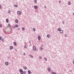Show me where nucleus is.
I'll return each mask as SVG.
<instances>
[{
    "mask_svg": "<svg viewBox=\"0 0 74 74\" xmlns=\"http://www.w3.org/2000/svg\"><path fill=\"white\" fill-rule=\"evenodd\" d=\"M40 49L41 51H42V50H43V48H42V47H40Z\"/></svg>",
    "mask_w": 74,
    "mask_h": 74,
    "instance_id": "obj_8",
    "label": "nucleus"
},
{
    "mask_svg": "<svg viewBox=\"0 0 74 74\" xmlns=\"http://www.w3.org/2000/svg\"><path fill=\"white\" fill-rule=\"evenodd\" d=\"M73 15L74 16V13H73Z\"/></svg>",
    "mask_w": 74,
    "mask_h": 74,
    "instance_id": "obj_43",
    "label": "nucleus"
},
{
    "mask_svg": "<svg viewBox=\"0 0 74 74\" xmlns=\"http://www.w3.org/2000/svg\"><path fill=\"white\" fill-rule=\"evenodd\" d=\"M11 31H12V30H11Z\"/></svg>",
    "mask_w": 74,
    "mask_h": 74,
    "instance_id": "obj_50",
    "label": "nucleus"
},
{
    "mask_svg": "<svg viewBox=\"0 0 74 74\" xmlns=\"http://www.w3.org/2000/svg\"><path fill=\"white\" fill-rule=\"evenodd\" d=\"M15 26H14L13 27V29H15Z\"/></svg>",
    "mask_w": 74,
    "mask_h": 74,
    "instance_id": "obj_39",
    "label": "nucleus"
},
{
    "mask_svg": "<svg viewBox=\"0 0 74 74\" xmlns=\"http://www.w3.org/2000/svg\"><path fill=\"white\" fill-rule=\"evenodd\" d=\"M8 12L9 14H10V13H11V11L10 10H9L8 11Z\"/></svg>",
    "mask_w": 74,
    "mask_h": 74,
    "instance_id": "obj_25",
    "label": "nucleus"
},
{
    "mask_svg": "<svg viewBox=\"0 0 74 74\" xmlns=\"http://www.w3.org/2000/svg\"><path fill=\"white\" fill-rule=\"evenodd\" d=\"M45 8H46V6L45 5Z\"/></svg>",
    "mask_w": 74,
    "mask_h": 74,
    "instance_id": "obj_45",
    "label": "nucleus"
},
{
    "mask_svg": "<svg viewBox=\"0 0 74 74\" xmlns=\"http://www.w3.org/2000/svg\"><path fill=\"white\" fill-rule=\"evenodd\" d=\"M68 5H70V4H71V2L69 1L68 3Z\"/></svg>",
    "mask_w": 74,
    "mask_h": 74,
    "instance_id": "obj_14",
    "label": "nucleus"
},
{
    "mask_svg": "<svg viewBox=\"0 0 74 74\" xmlns=\"http://www.w3.org/2000/svg\"><path fill=\"white\" fill-rule=\"evenodd\" d=\"M21 12L20 11H17V14L18 15H20L21 14Z\"/></svg>",
    "mask_w": 74,
    "mask_h": 74,
    "instance_id": "obj_5",
    "label": "nucleus"
},
{
    "mask_svg": "<svg viewBox=\"0 0 74 74\" xmlns=\"http://www.w3.org/2000/svg\"><path fill=\"white\" fill-rule=\"evenodd\" d=\"M0 27H2V25L1 24L0 25Z\"/></svg>",
    "mask_w": 74,
    "mask_h": 74,
    "instance_id": "obj_36",
    "label": "nucleus"
},
{
    "mask_svg": "<svg viewBox=\"0 0 74 74\" xmlns=\"http://www.w3.org/2000/svg\"><path fill=\"white\" fill-rule=\"evenodd\" d=\"M38 8V6H37L36 5V6H34V8H35V9H37V8Z\"/></svg>",
    "mask_w": 74,
    "mask_h": 74,
    "instance_id": "obj_4",
    "label": "nucleus"
},
{
    "mask_svg": "<svg viewBox=\"0 0 74 74\" xmlns=\"http://www.w3.org/2000/svg\"><path fill=\"white\" fill-rule=\"evenodd\" d=\"M22 30H23V31H24L25 30V28L23 27L22 28Z\"/></svg>",
    "mask_w": 74,
    "mask_h": 74,
    "instance_id": "obj_26",
    "label": "nucleus"
},
{
    "mask_svg": "<svg viewBox=\"0 0 74 74\" xmlns=\"http://www.w3.org/2000/svg\"><path fill=\"white\" fill-rule=\"evenodd\" d=\"M15 21L16 22V23H18V20L16 19Z\"/></svg>",
    "mask_w": 74,
    "mask_h": 74,
    "instance_id": "obj_16",
    "label": "nucleus"
},
{
    "mask_svg": "<svg viewBox=\"0 0 74 74\" xmlns=\"http://www.w3.org/2000/svg\"><path fill=\"white\" fill-rule=\"evenodd\" d=\"M60 32V33H63V31H62V30H61Z\"/></svg>",
    "mask_w": 74,
    "mask_h": 74,
    "instance_id": "obj_23",
    "label": "nucleus"
},
{
    "mask_svg": "<svg viewBox=\"0 0 74 74\" xmlns=\"http://www.w3.org/2000/svg\"><path fill=\"white\" fill-rule=\"evenodd\" d=\"M67 35H66V34H65V37H67Z\"/></svg>",
    "mask_w": 74,
    "mask_h": 74,
    "instance_id": "obj_42",
    "label": "nucleus"
},
{
    "mask_svg": "<svg viewBox=\"0 0 74 74\" xmlns=\"http://www.w3.org/2000/svg\"><path fill=\"white\" fill-rule=\"evenodd\" d=\"M62 23H63V25H64L65 24L64 22V21H62Z\"/></svg>",
    "mask_w": 74,
    "mask_h": 74,
    "instance_id": "obj_30",
    "label": "nucleus"
},
{
    "mask_svg": "<svg viewBox=\"0 0 74 74\" xmlns=\"http://www.w3.org/2000/svg\"><path fill=\"white\" fill-rule=\"evenodd\" d=\"M70 72H72V70H70L69 71Z\"/></svg>",
    "mask_w": 74,
    "mask_h": 74,
    "instance_id": "obj_40",
    "label": "nucleus"
},
{
    "mask_svg": "<svg viewBox=\"0 0 74 74\" xmlns=\"http://www.w3.org/2000/svg\"><path fill=\"white\" fill-rule=\"evenodd\" d=\"M24 69L25 70H26L27 69V67L26 66L24 67Z\"/></svg>",
    "mask_w": 74,
    "mask_h": 74,
    "instance_id": "obj_18",
    "label": "nucleus"
},
{
    "mask_svg": "<svg viewBox=\"0 0 74 74\" xmlns=\"http://www.w3.org/2000/svg\"><path fill=\"white\" fill-rule=\"evenodd\" d=\"M47 37L48 38H49V37H50V36H49V35L48 34L47 35Z\"/></svg>",
    "mask_w": 74,
    "mask_h": 74,
    "instance_id": "obj_17",
    "label": "nucleus"
},
{
    "mask_svg": "<svg viewBox=\"0 0 74 74\" xmlns=\"http://www.w3.org/2000/svg\"><path fill=\"white\" fill-rule=\"evenodd\" d=\"M61 29H60V28H58V31H59L60 32V31H61Z\"/></svg>",
    "mask_w": 74,
    "mask_h": 74,
    "instance_id": "obj_27",
    "label": "nucleus"
},
{
    "mask_svg": "<svg viewBox=\"0 0 74 74\" xmlns=\"http://www.w3.org/2000/svg\"><path fill=\"white\" fill-rule=\"evenodd\" d=\"M23 55H26V53H24Z\"/></svg>",
    "mask_w": 74,
    "mask_h": 74,
    "instance_id": "obj_38",
    "label": "nucleus"
},
{
    "mask_svg": "<svg viewBox=\"0 0 74 74\" xmlns=\"http://www.w3.org/2000/svg\"><path fill=\"white\" fill-rule=\"evenodd\" d=\"M34 2L35 3H37V0H35Z\"/></svg>",
    "mask_w": 74,
    "mask_h": 74,
    "instance_id": "obj_31",
    "label": "nucleus"
},
{
    "mask_svg": "<svg viewBox=\"0 0 74 74\" xmlns=\"http://www.w3.org/2000/svg\"><path fill=\"white\" fill-rule=\"evenodd\" d=\"M39 59H42V57H41V56H39Z\"/></svg>",
    "mask_w": 74,
    "mask_h": 74,
    "instance_id": "obj_29",
    "label": "nucleus"
},
{
    "mask_svg": "<svg viewBox=\"0 0 74 74\" xmlns=\"http://www.w3.org/2000/svg\"><path fill=\"white\" fill-rule=\"evenodd\" d=\"M14 44L15 46H16V43L15 42H14Z\"/></svg>",
    "mask_w": 74,
    "mask_h": 74,
    "instance_id": "obj_9",
    "label": "nucleus"
},
{
    "mask_svg": "<svg viewBox=\"0 0 74 74\" xmlns=\"http://www.w3.org/2000/svg\"><path fill=\"white\" fill-rule=\"evenodd\" d=\"M20 73L21 74H23V73H24V72H23V71H22L20 72Z\"/></svg>",
    "mask_w": 74,
    "mask_h": 74,
    "instance_id": "obj_10",
    "label": "nucleus"
},
{
    "mask_svg": "<svg viewBox=\"0 0 74 74\" xmlns=\"http://www.w3.org/2000/svg\"><path fill=\"white\" fill-rule=\"evenodd\" d=\"M14 7H18V5H14Z\"/></svg>",
    "mask_w": 74,
    "mask_h": 74,
    "instance_id": "obj_20",
    "label": "nucleus"
},
{
    "mask_svg": "<svg viewBox=\"0 0 74 74\" xmlns=\"http://www.w3.org/2000/svg\"><path fill=\"white\" fill-rule=\"evenodd\" d=\"M10 33H12V31H11Z\"/></svg>",
    "mask_w": 74,
    "mask_h": 74,
    "instance_id": "obj_47",
    "label": "nucleus"
},
{
    "mask_svg": "<svg viewBox=\"0 0 74 74\" xmlns=\"http://www.w3.org/2000/svg\"><path fill=\"white\" fill-rule=\"evenodd\" d=\"M24 73H26V72H25V71H24Z\"/></svg>",
    "mask_w": 74,
    "mask_h": 74,
    "instance_id": "obj_46",
    "label": "nucleus"
},
{
    "mask_svg": "<svg viewBox=\"0 0 74 74\" xmlns=\"http://www.w3.org/2000/svg\"><path fill=\"white\" fill-rule=\"evenodd\" d=\"M52 74H56V72H53L51 73Z\"/></svg>",
    "mask_w": 74,
    "mask_h": 74,
    "instance_id": "obj_12",
    "label": "nucleus"
},
{
    "mask_svg": "<svg viewBox=\"0 0 74 74\" xmlns=\"http://www.w3.org/2000/svg\"><path fill=\"white\" fill-rule=\"evenodd\" d=\"M28 73L29 74H31V71L30 70H28Z\"/></svg>",
    "mask_w": 74,
    "mask_h": 74,
    "instance_id": "obj_7",
    "label": "nucleus"
},
{
    "mask_svg": "<svg viewBox=\"0 0 74 74\" xmlns=\"http://www.w3.org/2000/svg\"><path fill=\"white\" fill-rule=\"evenodd\" d=\"M48 71H51V69L49 68H48Z\"/></svg>",
    "mask_w": 74,
    "mask_h": 74,
    "instance_id": "obj_13",
    "label": "nucleus"
},
{
    "mask_svg": "<svg viewBox=\"0 0 74 74\" xmlns=\"http://www.w3.org/2000/svg\"><path fill=\"white\" fill-rule=\"evenodd\" d=\"M38 40H40L41 39V36L40 35L38 36Z\"/></svg>",
    "mask_w": 74,
    "mask_h": 74,
    "instance_id": "obj_1",
    "label": "nucleus"
},
{
    "mask_svg": "<svg viewBox=\"0 0 74 74\" xmlns=\"http://www.w3.org/2000/svg\"><path fill=\"white\" fill-rule=\"evenodd\" d=\"M29 56L32 58H33L34 57L33 56H32V55H29Z\"/></svg>",
    "mask_w": 74,
    "mask_h": 74,
    "instance_id": "obj_21",
    "label": "nucleus"
},
{
    "mask_svg": "<svg viewBox=\"0 0 74 74\" xmlns=\"http://www.w3.org/2000/svg\"><path fill=\"white\" fill-rule=\"evenodd\" d=\"M18 25H15L14 26V27H18Z\"/></svg>",
    "mask_w": 74,
    "mask_h": 74,
    "instance_id": "obj_11",
    "label": "nucleus"
},
{
    "mask_svg": "<svg viewBox=\"0 0 74 74\" xmlns=\"http://www.w3.org/2000/svg\"><path fill=\"white\" fill-rule=\"evenodd\" d=\"M59 3H61V1H59Z\"/></svg>",
    "mask_w": 74,
    "mask_h": 74,
    "instance_id": "obj_41",
    "label": "nucleus"
},
{
    "mask_svg": "<svg viewBox=\"0 0 74 74\" xmlns=\"http://www.w3.org/2000/svg\"><path fill=\"white\" fill-rule=\"evenodd\" d=\"M10 50H12L13 49V47L12 46H11L10 47Z\"/></svg>",
    "mask_w": 74,
    "mask_h": 74,
    "instance_id": "obj_3",
    "label": "nucleus"
},
{
    "mask_svg": "<svg viewBox=\"0 0 74 74\" xmlns=\"http://www.w3.org/2000/svg\"><path fill=\"white\" fill-rule=\"evenodd\" d=\"M6 22L7 23H8V19L7 18L6 19Z\"/></svg>",
    "mask_w": 74,
    "mask_h": 74,
    "instance_id": "obj_15",
    "label": "nucleus"
},
{
    "mask_svg": "<svg viewBox=\"0 0 74 74\" xmlns=\"http://www.w3.org/2000/svg\"><path fill=\"white\" fill-rule=\"evenodd\" d=\"M33 30L34 31V32H36V29H35L34 28H33Z\"/></svg>",
    "mask_w": 74,
    "mask_h": 74,
    "instance_id": "obj_22",
    "label": "nucleus"
},
{
    "mask_svg": "<svg viewBox=\"0 0 74 74\" xmlns=\"http://www.w3.org/2000/svg\"><path fill=\"white\" fill-rule=\"evenodd\" d=\"M1 5H0V9H1Z\"/></svg>",
    "mask_w": 74,
    "mask_h": 74,
    "instance_id": "obj_35",
    "label": "nucleus"
},
{
    "mask_svg": "<svg viewBox=\"0 0 74 74\" xmlns=\"http://www.w3.org/2000/svg\"><path fill=\"white\" fill-rule=\"evenodd\" d=\"M41 46L42 47H43V45H41Z\"/></svg>",
    "mask_w": 74,
    "mask_h": 74,
    "instance_id": "obj_44",
    "label": "nucleus"
},
{
    "mask_svg": "<svg viewBox=\"0 0 74 74\" xmlns=\"http://www.w3.org/2000/svg\"><path fill=\"white\" fill-rule=\"evenodd\" d=\"M5 64L6 65V66H8V62H6L5 63Z\"/></svg>",
    "mask_w": 74,
    "mask_h": 74,
    "instance_id": "obj_6",
    "label": "nucleus"
},
{
    "mask_svg": "<svg viewBox=\"0 0 74 74\" xmlns=\"http://www.w3.org/2000/svg\"><path fill=\"white\" fill-rule=\"evenodd\" d=\"M27 48L26 46H25L24 47V48Z\"/></svg>",
    "mask_w": 74,
    "mask_h": 74,
    "instance_id": "obj_34",
    "label": "nucleus"
},
{
    "mask_svg": "<svg viewBox=\"0 0 74 74\" xmlns=\"http://www.w3.org/2000/svg\"><path fill=\"white\" fill-rule=\"evenodd\" d=\"M2 38V37L0 36V40H1Z\"/></svg>",
    "mask_w": 74,
    "mask_h": 74,
    "instance_id": "obj_33",
    "label": "nucleus"
},
{
    "mask_svg": "<svg viewBox=\"0 0 74 74\" xmlns=\"http://www.w3.org/2000/svg\"><path fill=\"white\" fill-rule=\"evenodd\" d=\"M36 49H37V48H36V47H33V50H34V51H36Z\"/></svg>",
    "mask_w": 74,
    "mask_h": 74,
    "instance_id": "obj_2",
    "label": "nucleus"
},
{
    "mask_svg": "<svg viewBox=\"0 0 74 74\" xmlns=\"http://www.w3.org/2000/svg\"><path fill=\"white\" fill-rule=\"evenodd\" d=\"M8 26H9L10 27H11V25H10V24H8Z\"/></svg>",
    "mask_w": 74,
    "mask_h": 74,
    "instance_id": "obj_32",
    "label": "nucleus"
},
{
    "mask_svg": "<svg viewBox=\"0 0 74 74\" xmlns=\"http://www.w3.org/2000/svg\"><path fill=\"white\" fill-rule=\"evenodd\" d=\"M29 42H30V40L29 41Z\"/></svg>",
    "mask_w": 74,
    "mask_h": 74,
    "instance_id": "obj_49",
    "label": "nucleus"
},
{
    "mask_svg": "<svg viewBox=\"0 0 74 74\" xmlns=\"http://www.w3.org/2000/svg\"><path fill=\"white\" fill-rule=\"evenodd\" d=\"M22 71H23V70L22 69H21L19 70V71H20V72Z\"/></svg>",
    "mask_w": 74,
    "mask_h": 74,
    "instance_id": "obj_19",
    "label": "nucleus"
},
{
    "mask_svg": "<svg viewBox=\"0 0 74 74\" xmlns=\"http://www.w3.org/2000/svg\"><path fill=\"white\" fill-rule=\"evenodd\" d=\"M18 30H21V29H20V28H18Z\"/></svg>",
    "mask_w": 74,
    "mask_h": 74,
    "instance_id": "obj_37",
    "label": "nucleus"
},
{
    "mask_svg": "<svg viewBox=\"0 0 74 74\" xmlns=\"http://www.w3.org/2000/svg\"><path fill=\"white\" fill-rule=\"evenodd\" d=\"M23 74H25V73H23Z\"/></svg>",
    "mask_w": 74,
    "mask_h": 74,
    "instance_id": "obj_48",
    "label": "nucleus"
},
{
    "mask_svg": "<svg viewBox=\"0 0 74 74\" xmlns=\"http://www.w3.org/2000/svg\"><path fill=\"white\" fill-rule=\"evenodd\" d=\"M1 41H3V42H4V38H2V40H1Z\"/></svg>",
    "mask_w": 74,
    "mask_h": 74,
    "instance_id": "obj_28",
    "label": "nucleus"
},
{
    "mask_svg": "<svg viewBox=\"0 0 74 74\" xmlns=\"http://www.w3.org/2000/svg\"><path fill=\"white\" fill-rule=\"evenodd\" d=\"M44 59L46 61H47V58H44Z\"/></svg>",
    "mask_w": 74,
    "mask_h": 74,
    "instance_id": "obj_24",
    "label": "nucleus"
}]
</instances>
